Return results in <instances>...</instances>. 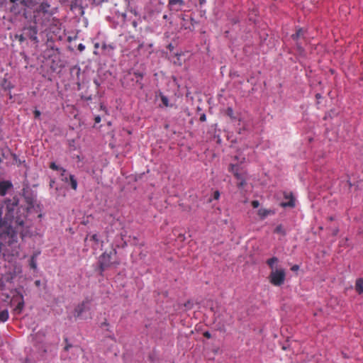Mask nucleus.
<instances>
[{
	"mask_svg": "<svg viewBox=\"0 0 363 363\" xmlns=\"http://www.w3.org/2000/svg\"><path fill=\"white\" fill-rule=\"evenodd\" d=\"M4 219L0 218V250L2 247H16L18 233L28 226V208L12 203L6 207Z\"/></svg>",
	"mask_w": 363,
	"mask_h": 363,
	"instance_id": "1",
	"label": "nucleus"
},
{
	"mask_svg": "<svg viewBox=\"0 0 363 363\" xmlns=\"http://www.w3.org/2000/svg\"><path fill=\"white\" fill-rule=\"evenodd\" d=\"M116 251H105L99 258L100 275L103 272L116 262Z\"/></svg>",
	"mask_w": 363,
	"mask_h": 363,
	"instance_id": "2",
	"label": "nucleus"
},
{
	"mask_svg": "<svg viewBox=\"0 0 363 363\" xmlns=\"http://www.w3.org/2000/svg\"><path fill=\"white\" fill-rule=\"evenodd\" d=\"M286 279V272L282 268L272 270L269 276V282L275 286H280L284 284Z\"/></svg>",
	"mask_w": 363,
	"mask_h": 363,
	"instance_id": "3",
	"label": "nucleus"
},
{
	"mask_svg": "<svg viewBox=\"0 0 363 363\" xmlns=\"http://www.w3.org/2000/svg\"><path fill=\"white\" fill-rule=\"evenodd\" d=\"M239 168L235 164H230L229 171L231 172L234 177L238 180L237 186L238 188H243L246 185V173L245 172H239Z\"/></svg>",
	"mask_w": 363,
	"mask_h": 363,
	"instance_id": "4",
	"label": "nucleus"
},
{
	"mask_svg": "<svg viewBox=\"0 0 363 363\" xmlns=\"http://www.w3.org/2000/svg\"><path fill=\"white\" fill-rule=\"evenodd\" d=\"M305 33L306 30L303 28H300L296 30V32L291 35V38L296 43V45L297 50L301 53L303 52V48L302 46L303 43H305Z\"/></svg>",
	"mask_w": 363,
	"mask_h": 363,
	"instance_id": "5",
	"label": "nucleus"
},
{
	"mask_svg": "<svg viewBox=\"0 0 363 363\" xmlns=\"http://www.w3.org/2000/svg\"><path fill=\"white\" fill-rule=\"evenodd\" d=\"M91 300L89 298H84L74 308L73 314L75 318H79L83 313L88 311L91 308Z\"/></svg>",
	"mask_w": 363,
	"mask_h": 363,
	"instance_id": "6",
	"label": "nucleus"
},
{
	"mask_svg": "<svg viewBox=\"0 0 363 363\" xmlns=\"http://www.w3.org/2000/svg\"><path fill=\"white\" fill-rule=\"evenodd\" d=\"M39 6L36 9L35 12L38 13H43L44 15H52V9L51 7V0H38Z\"/></svg>",
	"mask_w": 363,
	"mask_h": 363,
	"instance_id": "7",
	"label": "nucleus"
},
{
	"mask_svg": "<svg viewBox=\"0 0 363 363\" xmlns=\"http://www.w3.org/2000/svg\"><path fill=\"white\" fill-rule=\"evenodd\" d=\"M184 6V0H168L167 8L171 12L177 13L181 11Z\"/></svg>",
	"mask_w": 363,
	"mask_h": 363,
	"instance_id": "8",
	"label": "nucleus"
},
{
	"mask_svg": "<svg viewBox=\"0 0 363 363\" xmlns=\"http://www.w3.org/2000/svg\"><path fill=\"white\" fill-rule=\"evenodd\" d=\"M24 35L26 37L30 38L31 40L34 42H38V29L35 26H29L28 27L24 28L23 29Z\"/></svg>",
	"mask_w": 363,
	"mask_h": 363,
	"instance_id": "9",
	"label": "nucleus"
},
{
	"mask_svg": "<svg viewBox=\"0 0 363 363\" xmlns=\"http://www.w3.org/2000/svg\"><path fill=\"white\" fill-rule=\"evenodd\" d=\"M284 197L285 199L288 200L286 202H282L281 203V206L286 208V207H291L293 208L295 206V200L294 197L292 194V193H287L284 192Z\"/></svg>",
	"mask_w": 363,
	"mask_h": 363,
	"instance_id": "10",
	"label": "nucleus"
},
{
	"mask_svg": "<svg viewBox=\"0 0 363 363\" xmlns=\"http://www.w3.org/2000/svg\"><path fill=\"white\" fill-rule=\"evenodd\" d=\"M62 181L66 183H69L71 188L74 190H77L78 184L73 174H69V177H65V178H62Z\"/></svg>",
	"mask_w": 363,
	"mask_h": 363,
	"instance_id": "11",
	"label": "nucleus"
},
{
	"mask_svg": "<svg viewBox=\"0 0 363 363\" xmlns=\"http://www.w3.org/2000/svg\"><path fill=\"white\" fill-rule=\"evenodd\" d=\"M18 302V304L17 306H16V308H14V311L16 313H20L23 308V306H24V301H23V297L22 295L21 294H18L16 298H15Z\"/></svg>",
	"mask_w": 363,
	"mask_h": 363,
	"instance_id": "12",
	"label": "nucleus"
},
{
	"mask_svg": "<svg viewBox=\"0 0 363 363\" xmlns=\"http://www.w3.org/2000/svg\"><path fill=\"white\" fill-rule=\"evenodd\" d=\"M11 183L8 181L0 182V195H6L7 191L11 187Z\"/></svg>",
	"mask_w": 363,
	"mask_h": 363,
	"instance_id": "13",
	"label": "nucleus"
},
{
	"mask_svg": "<svg viewBox=\"0 0 363 363\" xmlns=\"http://www.w3.org/2000/svg\"><path fill=\"white\" fill-rule=\"evenodd\" d=\"M86 242H93L94 244L91 245V247L94 249L99 247V245L101 243V242L99 239L98 235L96 234L92 235L90 237V238H86Z\"/></svg>",
	"mask_w": 363,
	"mask_h": 363,
	"instance_id": "14",
	"label": "nucleus"
},
{
	"mask_svg": "<svg viewBox=\"0 0 363 363\" xmlns=\"http://www.w3.org/2000/svg\"><path fill=\"white\" fill-rule=\"evenodd\" d=\"M9 318L8 308L0 306V322H6Z\"/></svg>",
	"mask_w": 363,
	"mask_h": 363,
	"instance_id": "15",
	"label": "nucleus"
},
{
	"mask_svg": "<svg viewBox=\"0 0 363 363\" xmlns=\"http://www.w3.org/2000/svg\"><path fill=\"white\" fill-rule=\"evenodd\" d=\"M257 214L261 219H264L269 215L274 214V211L270 209L260 208L258 210Z\"/></svg>",
	"mask_w": 363,
	"mask_h": 363,
	"instance_id": "16",
	"label": "nucleus"
},
{
	"mask_svg": "<svg viewBox=\"0 0 363 363\" xmlns=\"http://www.w3.org/2000/svg\"><path fill=\"white\" fill-rule=\"evenodd\" d=\"M1 300L2 301L4 302V305H2L4 307H6L8 308V306L12 303V301H13L14 300H16V296H13L12 298H11V296L8 294H4L3 293L1 294Z\"/></svg>",
	"mask_w": 363,
	"mask_h": 363,
	"instance_id": "17",
	"label": "nucleus"
},
{
	"mask_svg": "<svg viewBox=\"0 0 363 363\" xmlns=\"http://www.w3.org/2000/svg\"><path fill=\"white\" fill-rule=\"evenodd\" d=\"M40 251L34 253L33 255L29 259V267L30 269L35 270L37 269V257L40 255Z\"/></svg>",
	"mask_w": 363,
	"mask_h": 363,
	"instance_id": "18",
	"label": "nucleus"
},
{
	"mask_svg": "<svg viewBox=\"0 0 363 363\" xmlns=\"http://www.w3.org/2000/svg\"><path fill=\"white\" fill-rule=\"evenodd\" d=\"M11 2L16 4H21L22 6L30 7L33 5L35 0H11Z\"/></svg>",
	"mask_w": 363,
	"mask_h": 363,
	"instance_id": "19",
	"label": "nucleus"
},
{
	"mask_svg": "<svg viewBox=\"0 0 363 363\" xmlns=\"http://www.w3.org/2000/svg\"><path fill=\"white\" fill-rule=\"evenodd\" d=\"M355 290L358 294H363V278H359L356 280Z\"/></svg>",
	"mask_w": 363,
	"mask_h": 363,
	"instance_id": "20",
	"label": "nucleus"
},
{
	"mask_svg": "<svg viewBox=\"0 0 363 363\" xmlns=\"http://www.w3.org/2000/svg\"><path fill=\"white\" fill-rule=\"evenodd\" d=\"M101 48L106 52L107 55H111L115 47L111 44L107 45L106 43H103Z\"/></svg>",
	"mask_w": 363,
	"mask_h": 363,
	"instance_id": "21",
	"label": "nucleus"
},
{
	"mask_svg": "<svg viewBox=\"0 0 363 363\" xmlns=\"http://www.w3.org/2000/svg\"><path fill=\"white\" fill-rule=\"evenodd\" d=\"M277 262H278V259L277 257H272L267 261V263L269 265V267L271 268L272 271L275 270L277 269L276 264H277Z\"/></svg>",
	"mask_w": 363,
	"mask_h": 363,
	"instance_id": "22",
	"label": "nucleus"
},
{
	"mask_svg": "<svg viewBox=\"0 0 363 363\" xmlns=\"http://www.w3.org/2000/svg\"><path fill=\"white\" fill-rule=\"evenodd\" d=\"M274 233L281 236H284L286 235V230L282 225H279L274 230Z\"/></svg>",
	"mask_w": 363,
	"mask_h": 363,
	"instance_id": "23",
	"label": "nucleus"
},
{
	"mask_svg": "<svg viewBox=\"0 0 363 363\" xmlns=\"http://www.w3.org/2000/svg\"><path fill=\"white\" fill-rule=\"evenodd\" d=\"M225 114L232 120L235 121L238 117L235 115L233 109L231 107H228L225 111Z\"/></svg>",
	"mask_w": 363,
	"mask_h": 363,
	"instance_id": "24",
	"label": "nucleus"
},
{
	"mask_svg": "<svg viewBox=\"0 0 363 363\" xmlns=\"http://www.w3.org/2000/svg\"><path fill=\"white\" fill-rule=\"evenodd\" d=\"M160 99H161V101L162 102V104L165 107H168V106H170L169 104V99H168V98L166 96L161 95Z\"/></svg>",
	"mask_w": 363,
	"mask_h": 363,
	"instance_id": "25",
	"label": "nucleus"
},
{
	"mask_svg": "<svg viewBox=\"0 0 363 363\" xmlns=\"http://www.w3.org/2000/svg\"><path fill=\"white\" fill-rule=\"evenodd\" d=\"M26 38L27 37H26L24 33L23 34L16 35V38L18 39L20 43H23Z\"/></svg>",
	"mask_w": 363,
	"mask_h": 363,
	"instance_id": "26",
	"label": "nucleus"
},
{
	"mask_svg": "<svg viewBox=\"0 0 363 363\" xmlns=\"http://www.w3.org/2000/svg\"><path fill=\"white\" fill-rule=\"evenodd\" d=\"M50 168L53 170H60V167H59L55 162L50 163Z\"/></svg>",
	"mask_w": 363,
	"mask_h": 363,
	"instance_id": "27",
	"label": "nucleus"
},
{
	"mask_svg": "<svg viewBox=\"0 0 363 363\" xmlns=\"http://www.w3.org/2000/svg\"><path fill=\"white\" fill-rule=\"evenodd\" d=\"M252 206L254 208H257L259 207V202L257 201V200H255V201H252Z\"/></svg>",
	"mask_w": 363,
	"mask_h": 363,
	"instance_id": "28",
	"label": "nucleus"
},
{
	"mask_svg": "<svg viewBox=\"0 0 363 363\" xmlns=\"http://www.w3.org/2000/svg\"><path fill=\"white\" fill-rule=\"evenodd\" d=\"M220 197V192L218 191H216L213 193V199L218 200Z\"/></svg>",
	"mask_w": 363,
	"mask_h": 363,
	"instance_id": "29",
	"label": "nucleus"
},
{
	"mask_svg": "<svg viewBox=\"0 0 363 363\" xmlns=\"http://www.w3.org/2000/svg\"><path fill=\"white\" fill-rule=\"evenodd\" d=\"M203 335L207 339H210L211 337V334L208 331L204 332Z\"/></svg>",
	"mask_w": 363,
	"mask_h": 363,
	"instance_id": "30",
	"label": "nucleus"
},
{
	"mask_svg": "<svg viewBox=\"0 0 363 363\" xmlns=\"http://www.w3.org/2000/svg\"><path fill=\"white\" fill-rule=\"evenodd\" d=\"M40 114H41V113H40V111H38V110H35V111H34V116H35V118H39V117H40Z\"/></svg>",
	"mask_w": 363,
	"mask_h": 363,
	"instance_id": "31",
	"label": "nucleus"
},
{
	"mask_svg": "<svg viewBox=\"0 0 363 363\" xmlns=\"http://www.w3.org/2000/svg\"><path fill=\"white\" fill-rule=\"evenodd\" d=\"M84 48H85V46H84L83 44H82V43H80V44L78 45V50H79V51H83V50H84Z\"/></svg>",
	"mask_w": 363,
	"mask_h": 363,
	"instance_id": "32",
	"label": "nucleus"
},
{
	"mask_svg": "<svg viewBox=\"0 0 363 363\" xmlns=\"http://www.w3.org/2000/svg\"><path fill=\"white\" fill-rule=\"evenodd\" d=\"M298 269H299L298 265L295 264V265H294V266L291 267V269L292 271H297Z\"/></svg>",
	"mask_w": 363,
	"mask_h": 363,
	"instance_id": "33",
	"label": "nucleus"
},
{
	"mask_svg": "<svg viewBox=\"0 0 363 363\" xmlns=\"http://www.w3.org/2000/svg\"><path fill=\"white\" fill-rule=\"evenodd\" d=\"M206 120V116L205 114H202L201 116H200V121H205Z\"/></svg>",
	"mask_w": 363,
	"mask_h": 363,
	"instance_id": "34",
	"label": "nucleus"
},
{
	"mask_svg": "<svg viewBox=\"0 0 363 363\" xmlns=\"http://www.w3.org/2000/svg\"><path fill=\"white\" fill-rule=\"evenodd\" d=\"M95 123H99L101 121V117L99 116H97L94 118Z\"/></svg>",
	"mask_w": 363,
	"mask_h": 363,
	"instance_id": "35",
	"label": "nucleus"
},
{
	"mask_svg": "<svg viewBox=\"0 0 363 363\" xmlns=\"http://www.w3.org/2000/svg\"><path fill=\"white\" fill-rule=\"evenodd\" d=\"M60 170L62 171L61 176L64 177L65 176V173L66 172V169L62 168V167H60Z\"/></svg>",
	"mask_w": 363,
	"mask_h": 363,
	"instance_id": "36",
	"label": "nucleus"
},
{
	"mask_svg": "<svg viewBox=\"0 0 363 363\" xmlns=\"http://www.w3.org/2000/svg\"><path fill=\"white\" fill-rule=\"evenodd\" d=\"M135 75L136 77H140V78H142V77H143V74H141V73H139V72H135Z\"/></svg>",
	"mask_w": 363,
	"mask_h": 363,
	"instance_id": "37",
	"label": "nucleus"
},
{
	"mask_svg": "<svg viewBox=\"0 0 363 363\" xmlns=\"http://www.w3.org/2000/svg\"><path fill=\"white\" fill-rule=\"evenodd\" d=\"M11 11L12 12H13V13H18V12H19V11H16V9H15V7H14V6H13V7H12V8L11 9Z\"/></svg>",
	"mask_w": 363,
	"mask_h": 363,
	"instance_id": "38",
	"label": "nucleus"
},
{
	"mask_svg": "<svg viewBox=\"0 0 363 363\" xmlns=\"http://www.w3.org/2000/svg\"><path fill=\"white\" fill-rule=\"evenodd\" d=\"M35 284L37 286H39L40 285V280H36L35 281Z\"/></svg>",
	"mask_w": 363,
	"mask_h": 363,
	"instance_id": "39",
	"label": "nucleus"
},
{
	"mask_svg": "<svg viewBox=\"0 0 363 363\" xmlns=\"http://www.w3.org/2000/svg\"><path fill=\"white\" fill-rule=\"evenodd\" d=\"M328 220H329L330 221H333V220H334V218H333V216H330V217L328 218Z\"/></svg>",
	"mask_w": 363,
	"mask_h": 363,
	"instance_id": "40",
	"label": "nucleus"
},
{
	"mask_svg": "<svg viewBox=\"0 0 363 363\" xmlns=\"http://www.w3.org/2000/svg\"><path fill=\"white\" fill-rule=\"evenodd\" d=\"M70 347H71V345H67V346H65V350H68Z\"/></svg>",
	"mask_w": 363,
	"mask_h": 363,
	"instance_id": "41",
	"label": "nucleus"
},
{
	"mask_svg": "<svg viewBox=\"0 0 363 363\" xmlns=\"http://www.w3.org/2000/svg\"><path fill=\"white\" fill-rule=\"evenodd\" d=\"M101 325H102V326L103 325H108V323L106 321H105Z\"/></svg>",
	"mask_w": 363,
	"mask_h": 363,
	"instance_id": "42",
	"label": "nucleus"
},
{
	"mask_svg": "<svg viewBox=\"0 0 363 363\" xmlns=\"http://www.w3.org/2000/svg\"><path fill=\"white\" fill-rule=\"evenodd\" d=\"M99 46V43H95V45H94L95 48H98Z\"/></svg>",
	"mask_w": 363,
	"mask_h": 363,
	"instance_id": "43",
	"label": "nucleus"
},
{
	"mask_svg": "<svg viewBox=\"0 0 363 363\" xmlns=\"http://www.w3.org/2000/svg\"><path fill=\"white\" fill-rule=\"evenodd\" d=\"M204 1L205 0H200V4H202Z\"/></svg>",
	"mask_w": 363,
	"mask_h": 363,
	"instance_id": "44",
	"label": "nucleus"
},
{
	"mask_svg": "<svg viewBox=\"0 0 363 363\" xmlns=\"http://www.w3.org/2000/svg\"><path fill=\"white\" fill-rule=\"evenodd\" d=\"M316 97H317V98H320V95L319 94H316Z\"/></svg>",
	"mask_w": 363,
	"mask_h": 363,
	"instance_id": "45",
	"label": "nucleus"
},
{
	"mask_svg": "<svg viewBox=\"0 0 363 363\" xmlns=\"http://www.w3.org/2000/svg\"><path fill=\"white\" fill-rule=\"evenodd\" d=\"M3 255H4V257L6 258V253H4V254H3Z\"/></svg>",
	"mask_w": 363,
	"mask_h": 363,
	"instance_id": "46",
	"label": "nucleus"
},
{
	"mask_svg": "<svg viewBox=\"0 0 363 363\" xmlns=\"http://www.w3.org/2000/svg\"><path fill=\"white\" fill-rule=\"evenodd\" d=\"M163 18H167V16H166V15H164V16H163Z\"/></svg>",
	"mask_w": 363,
	"mask_h": 363,
	"instance_id": "47",
	"label": "nucleus"
},
{
	"mask_svg": "<svg viewBox=\"0 0 363 363\" xmlns=\"http://www.w3.org/2000/svg\"><path fill=\"white\" fill-rule=\"evenodd\" d=\"M1 162V159L0 158V163Z\"/></svg>",
	"mask_w": 363,
	"mask_h": 363,
	"instance_id": "48",
	"label": "nucleus"
}]
</instances>
